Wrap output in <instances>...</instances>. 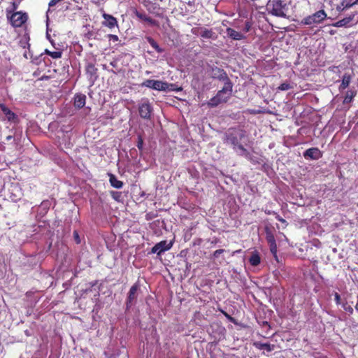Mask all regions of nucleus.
<instances>
[{
  "mask_svg": "<svg viewBox=\"0 0 358 358\" xmlns=\"http://www.w3.org/2000/svg\"><path fill=\"white\" fill-rule=\"evenodd\" d=\"M232 91L233 83L231 81L224 83L222 90H219L215 96L207 103L208 106L215 108L221 103H227L231 96Z\"/></svg>",
  "mask_w": 358,
  "mask_h": 358,
  "instance_id": "f257e3e1",
  "label": "nucleus"
},
{
  "mask_svg": "<svg viewBox=\"0 0 358 358\" xmlns=\"http://www.w3.org/2000/svg\"><path fill=\"white\" fill-rule=\"evenodd\" d=\"M245 137V131L240 128H229L224 134L223 142L224 143L231 144L234 150L239 148L241 141Z\"/></svg>",
  "mask_w": 358,
  "mask_h": 358,
  "instance_id": "f03ea898",
  "label": "nucleus"
},
{
  "mask_svg": "<svg viewBox=\"0 0 358 358\" xmlns=\"http://www.w3.org/2000/svg\"><path fill=\"white\" fill-rule=\"evenodd\" d=\"M7 17L13 27H21L28 20V15L22 11L13 12L9 15L10 11H7Z\"/></svg>",
  "mask_w": 358,
  "mask_h": 358,
  "instance_id": "7ed1b4c3",
  "label": "nucleus"
},
{
  "mask_svg": "<svg viewBox=\"0 0 358 358\" xmlns=\"http://www.w3.org/2000/svg\"><path fill=\"white\" fill-rule=\"evenodd\" d=\"M327 17L324 10H320L315 13L304 17L301 23L305 25H312L314 24H320Z\"/></svg>",
  "mask_w": 358,
  "mask_h": 358,
  "instance_id": "20e7f679",
  "label": "nucleus"
},
{
  "mask_svg": "<svg viewBox=\"0 0 358 358\" xmlns=\"http://www.w3.org/2000/svg\"><path fill=\"white\" fill-rule=\"evenodd\" d=\"M138 113L141 118L144 120H150L153 111L152 106L148 99H142L138 104Z\"/></svg>",
  "mask_w": 358,
  "mask_h": 358,
  "instance_id": "39448f33",
  "label": "nucleus"
},
{
  "mask_svg": "<svg viewBox=\"0 0 358 358\" xmlns=\"http://www.w3.org/2000/svg\"><path fill=\"white\" fill-rule=\"evenodd\" d=\"M141 85L158 91H166L169 87L166 82L150 79L145 80Z\"/></svg>",
  "mask_w": 358,
  "mask_h": 358,
  "instance_id": "423d86ee",
  "label": "nucleus"
},
{
  "mask_svg": "<svg viewBox=\"0 0 358 358\" xmlns=\"http://www.w3.org/2000/svg\"><path fill=\"white\" fill-rule=\"evenodd\" d=\"M140 289L138 282L134 283L130 288L126 300V308L129 310L137 299V292Z\"/></svg>",
  "mask_w": 358,
  "mask_h": 358,
  "instance_id": "0eeeda50",
  "label": "nucleus"
},
{
  "mask_svg": "<svg viewBox=\"0 0 358 358\" xmlns=\"http://www.w3.org/2000/svg\"><path fill=\"white\" fill-rule=\"evenodd\" d=\"M210 77L213 79H217L219 80L223 81L224 83L231 81L227 76L226 71L223 69L219 68L217 66H213L211 68Z\"/></svg>",
  "mask_w": 358,
  "mask_h": 358,
  "instance_id": "6e6552de",
  "label": "nucleus"
},
{
  "mask_svg": "<svg viewBox=\"0 0 358 358\" xmlns=\"http://www.w3.org/2000/svg\"><path fill=\"white\" fill-rule=\"evenodd\" d=\"M271 4V13L273 15L282 17H285L286 16V14L284 11L286 4L283 3L282 0H273Z\"/></svg>",
  "mask_w": 358,
  "mask_h": 358,
  "instance_id": "1a4fd4ad",
  "label": "nucleus"
},
{
  "mask_svg": "<svg viewBox=\"0 0 358 358\" xmlns=\"http://www.w3.org/2000/svg\"><path fill=\"white\" fill-rule=\"evenodd\" d=\"M192 33L194 35H200L202 38L206 39H215L217 36L211 29L206 28H193Z\"/></svg>",
  "mask_w": 358,
  "mask_h": 358,
  "instance_id": "9d476101",
  "label": "nucleus"
},
{
  "mask_svg": "<svg viewBox=\"0 0 358 358\" xmlns=\"http://www.w3.org/2000/svg\"><path fill=\"white\" fill-rule=\"evenodd\" d=\"M172 243H168L166 241H162L155 244L151 249V253L161 255L162 252L169 250L172 247Z\"/></svg>",
  "mask_w": 358,
  "mask_h": 358,
  "instance_id": "9b49d317",
  "label": "nucleus"
},
{
  "mask_svg": "<svg viewBox=\"0 0 358 358\" xmlns=\"http://www.w3.org/2000/svg\"><path fill=\"white\" fill-rule=\"evenodd\" d=\"M338 2L335 3L336 9L338 12H342L348 9L353 5L358 3V0H336Z\"/></svg>",
  "mask_w": 358,
  "mask_h": 358,
  "instance_id": "f8f14e48",
  "label": "nucleus"
},
{
  "mask_svg": "<svg viewBox=\"0 0 358 358\" xmlns=\"http://www.w3.org/2000/svg\"><path fill=\"white\" fill-rule=\"evenodd\" d=\"M303 157L306 159L317 160L322 157V153L317 148H310L303 152Z\"/></svg>",
  "mask_w": 358,
  "mask_h": 358,
  "instance_id": "ddd939ff",
  "label": "nucleus"
},
{
  "mask_svg": "<svg viewBox=\"0 0 358 358\" xmlns=\"http://www.w3.org/2000/svg\"><path fill=\"white\" fill-rule=\"evenodd\" d=\"M102 17L104 19V21L102 22L104 27H108L109 29L118 27L117 19L113 15L103 13Z\"/></svg>",
  "mask_w": 358,
  "mask_h": 358,
  "instance_id": "4468645a",
  "label": "nucleus"
},
{
  "mask_svg": "<svg viewBox=\"0 0 358 358\" xmlns=\"http://www.w3.org/2000/svg\"><path fill=\"white\" fill-rule=\"evenodd\" d=\"M0 108L8 121L13 122L17 121V115L10 110L4 103L0 104Z\"/></svg>",
  "mask_w": 358,
  "mask_h": 358,
  "instance_id": "2eb2a0df",
  "label": "nucleus"
},
{
  "mask_svg": "<svg viewBox=\"0 0 358 358\" xmlns=\"http://www.w3.org/2000/svg\"><path fill=\"white\" fill-rule=\"evenodd\" d=\"M85 71L90 79L94 82L97 78V68L94 64L88 63L86 66Z\"/></svg>",
  "mask_w": 358,
  "mask_h": 358,
  "instance_id": "dca6fc26",
  "label": "nucleus"
},
{
  "mask_svg": "<svg viewBox=\"0 0 358 358\" xmlns=\"http://www.w3.org/2000/svg\"><path fill=\"white\" fill-rule=\"evenodd\" d=\"M226 32L228 36L232 38L233 40L240 41L245 38L243 34L238 31H236V30L230 27L226 29Z\"/></svg>",
  "mask_w": 358,
  "mask_h": 358,
  "instance_id": "f3484780",
  "label": "nucleus"
},
{
  "mask_svg": "<svg viewBox=\"0 0 358 358\" xmlns=\"http://www.w3.org/2000/svg\"><path fill=\"white\" fill-rule=\"evenodd\" d=\"M86 101V96L83 94H77L74 96V106L77 108H82Z\"/></svg>",
  "mask_w": 358,
  "mask_h": 358,
  "instance_id": "a211bd4d",
  "label": "nucleus"
},
{
  "mask_svg": "<svg viewBox=\"0 0 358 358\" xmlns=\"http://www.w3.org/2000/svg\"><path fill=\"white\" fill-rule=\"evenodd\" d=\"M253 345L259 350L264 349L268 352L274 350V349L275 348V345H273V344H270V343H262L259 341L254 342Z\"/></svg>",
  "mask_w": 358,
  "mask_h": 358,
  "instance_id": "6ab92c4d",
  "label": "nucleus"
},
{
  "mask_svg": "<svg viewBox=\"0 0 358 358\" xmlns=\"http://www.w3.org/2000/svg\"><path fill=\"white\" fill-rule=\"evenodd\" d=\"M135 14H136V16L138 18H139L140 20L147 22L151 25H154V26L157 25V22L155 20L152 19V17L148 16L145 13H141V12L136 10Z\"/></svg>",
  "mask_w": 358,
  "mask_h": 358,
  "instance_id": "aec40b11",
  "label": "nucleus"
},
{
  "mask_svg": "<svg viewBox=\"0 0 358 358\" xmlns=\"http://www.w3.org/2000/svg\"><path fill=\"white\" fill-rule=\"evenodd\" d=\"M109 182L110 185L116 189H121L124 185L123 182L119 180L117 177L112 173L109 174Z\"/></svg>",
  "mask_w": 358,
  "mask_h": 358,
  "instance_id": "412c9836",
  "label": "nucleus"
},
{
  "mask_svg": "<svg viewBox=\"0 0 358 358\" xmlns=\"http://www.w3.org/2000/svg\"><path fill=\"white\" fill-rule=\"evenodd\" d=\"M350 80H351V76L350 74L345 73L343 76L342 83L339 87V90H343L345 88H347L350 85Z\"/></svg>",
  "mask_w": 358,
  "mask_h": 358,
  "instance_id": "4be33fe9",
  "label": "nucleus"
},
{
  "mask_svg": "<svg viewBox=\"0 0 358 358\" xmlns=\"http://www.w3.org/2000/svg\"><path fill=\"white\" fill-rule=\"evenodd\" d=\"M356 96V92L353 90L347 91L343 100V104L350 103L352 101L354 97Z\"/></svg>",
  "mask_w": 358,
  "mask_h": 358,
  "instance_id": "5701e85b",
  "label": "nucleus"
},
{
  "mask_svg": "<svg viewBox=\"0 0 358 358\" xmlns=\"http://www.w3.org/2000/svg\"><path fill=\"white\" fill-rule=\"evenodd\" d=\"M261 259L258 253H252L249 259L250 264L253 266H257L260 264Z\"/></svg>",
  "mask_w": 358,
  "mask_h": 358,
  "instance_id": "b1692460",
  "label": "nucleus"
},
{
  "mask_svg": "<svg viewBox=\"0 0 358 358\" xmlns=\"http://www.w3.org/2000/svg\"><path fill=\"white\" fill-rule=\"evenodd\" d=\"M266 239L267 241L268 244H272L273 243H275V238L273 234V232L268 228L266 227Z\"/></svg>",
  "mask_w": 358,
  "mask_h": 358,
  "instance_id": "393cba45",
  "label": "nucleus"
},
{
  "mask_svg": "<svg viewBox=\"0 0 358 358\" xmlns=\"http://www.w3.org/2000/svg\"><path fill=\"white\" fill-rule=\"evenodd\" d=\"M150 45L159 53H162L164 52V50L159 47L157 43L152 38H148V39Z\"/></svg>",
  "mask_w": 358,
  "mask_h": 358,
  "instance_id": "a878e982",
  "label": "nucleus"
},
{
  "mask_svg": "<svg viewBox=\"0 0 358 358\" xmlns=\"http://www.w3.org/2000/svg\"><path fill=\"white\" fill-rule=\"evenodd\" d=\"M45 53L53 59L61 58L62 55V51H50L47 49L45 50Z\"/></svg>",
  "mask_w": 358,
  "mask_h": 358,
  "instance_id": "bb28decb",
  "label": "nucleus"
},
{
  "mask_svg": "<svg viewBox=\"0 0 358 358\" xmlns=\"http://www.w3.org/2000/svg\"><path fill=\"white\" fill-rule=\"evenodd\" d=\"M352 20V17H345L341 20H338L336 24V27H345L347 26Z\"/></svg>",
  "mask_w": 358,
  "mask_h": 358,
  "instance_id": "cd10ccee",
  "label": "nucleus"
},
{
  "mask_svg": "<svg viewBox=\"0 0 358 358\" xmlns=\"http://www.w3.org/2000/svg\"><path fill=\"white\" fill-rule=\"evenodd\" d=\"M292 88V86L291 85L289 84V83H282L278 87V90H280V91H286V90H289Z\"/></svg>",
  "mask_w": 358,
  "mask_h": 358,
  "instance_id": "c85d7f7f",
  "label": "nucleus"
},
{
  "mask_svg": "<svg viewBox=\"0 0 358 358\" xmlns=\"http://www.w3.org/2000/svg\"><path fill=\"white\" fill-rule=\"evenodd\" d=\"M238 149H239L242 152L241 155L244 156L246 158L250 157V152L247 149H245L243 145H240Z\"/></svg>",
  "mask_w": 358,
  "mask_h": 358,
  "instance_id": "c756f323",
  "label": "nucleus"
},
{
  "mask_svg": "<svg viewBox=\"0 0 358 358\" xmlns=\"http://www.w3.org/2000/svg\"><path fill=\"white\" fill-rule=\"evenodd\" d=\"M121 194H122L120 192H115V191L110 192V195H111L112 198L117 201H120Z\"/></svg>",
  "mask_w": 358,
  "mask_h": 358,
  "instance_id": "7c9ffc66",
  "label": "nucleus"
},
{
  "mask_svg": "<svg viewBox=\"0 0 358 358\" xmlns=\"http://www.w3.org/2000/svg\"><path fill=\"white\" fill-rule=\"evenodd\" d=\"M270 251L273 255L274 257H277V244L275 243H273L272 244H269Z\"/></svg>",
  "mask_w": 358,
  "mask_h": 358,
  "instance_id": "2f4dec72",
  "label": "nucleus"
},
{
  "mask_svg": "<svg viewBox=\"0 0 358 358\" xmlns=\"http://www.w3.org/2000/svg\"><path fill=\"white\" fill-rule=\"evenodd\" d=\"M343 307L344 308V310L347 312H348L350 314H352L353 313V308L351 306L348 305L347 303H344L343 305Z\"/></svg>",
  "mask_w": 358,
  "mask_h": 358,
  "instance_id": "473e14b6",
  "label": "nucleus"
},
{
  "mask_svg": "<svg viewBox=\"0 0 358 358\" xmlns=\"http://www.w3.org/2000/svg\"><path fill=\"white\" fill-rule=\"evenodd\" d=\"M143 138L141 137V136H138V142H137V148L139 150H142L143 149Z\"/></svg>",
  "mask_w": 358,
  "mask_h": 358,
  "instance_id": "72a5a7b5",
  "label": "nucleus"
},
{
  "mask_svg": "<svg viewBox=\"0 0 358 358\" xmlns=\"http://www.w3.org/2000/svg\"><path fill=\"white\" fill-rule=\"evenodd\" d=\"M73 238L77 244L80 243V238L77 231H74L73 233Z\"/></svg>",
  "mask_w": 358,
  "mask_h": 358,
  "instance_id": "f704fd0d",
  "label": "nucleus"
},
{
  "mask_svg": "<svg viewBox=\"0 0 358 358\" xmlns=\"http://www.w3.org/2000/svg\"><path fill=\"white\" fill-rule=\"evenodd\" d=\"M224 252V250H223V249L217 250L213 252V256L214 258H217Z\"/></svg>",
  "mask_w": 358,
  "mask_h": 358,
  "instance_id": "c9c22d12",
  "label": "nucleus"
},
{
  "mask_svg": "<svg viewBox=\"0 0 358 358\" xmlns=\"http://www.w3.org/2000/svg\"><path fill=\"white\" fill-rule=\"evenodd\" d=\"M252 27V23L250 21H246L245 23L244 31L248 32Z\"/></svg>",
  "mask_w": 358,
  "mask_h": 358,
  "instance_id": "e433bc0d",
  "label": "nucleus"
},
{
  "mask_svg": "<svg viewBox=\"0 0 358 358\" xmlns=\"http://www.w3.org/2000/svg\"><path fill=\"white\" fill-rule=\"evenodd\" d=\"M108 38L110 41H112L113 42H116L119 41V38L117 35L115 34H108Z\"/></svg>",
  "mask_w": 358,
  "mask_h": 358,
  "instance_id": "4c0bfd02",
  "label": "nucleus"
},
{
  "mask_svg": "<svg viewBox=\"0 0 358 358\" xmlns=\"http://www.w3.org/2000/svg\"><path fill=\"white\" fill-rule=\"evenodd\" d=\"M334 299H335L336 303L337 305H339L341 303V296L338 292H335Z\"/></svg>",
  "mask_w": 358,
  "mask_h": 358,
  "instance_id": "58836bf2",
  "label": "nucleus"
},
{
  "mask_svg": "<svg viewBox=\"0 0 358 358\" xmlns=\"http://www.w3.org/2000/svg\"><path fill=\"white\" fill-rule=\"evenodd\" d=\"M62 1V0H50L48 3V6H49V7H52V6H55L57 3H59Z\"/></svg>",
  "mask_w": 358,
  "mask_h": 358,
  "instance_id": "ea45409f",
  "label": "nucleus"
},
{
  "mask_svg": "<svg viewBox=\"0 0 358 358\" xmlns=\"http://www.w3.org/2000/svg\"><path fill=\"white\" fill-rule=\"evenodd\" d=\"M10 198L11 199V200L13 201L16 202V201H19L20 199V195L13 194V195H11L10 196Z\"/></svg>",
  "mask_w": 358,
  "mask_h": 358,
  "instance_id": "a19ab883",
  "label": "nucleus"
},
{
  "mask_svg": "<svg viewBox=\"0 0 358 358\" xmlns=\"http://www.w3.org/2000/svg\"><path fill=\"white\" fill-rule=\"evenodd\" d=\"M275 218L282 224L287 223V221L284 218L280 217L278 214L276 215Z\"/></svg>",
  "mask_w": 358,
  "mask_h": 358,
  "instance_id": "79ce46f5",
  "label": "nucleus"
},
{
  "mask_svg": "<svg viewBox=\"0 0 358 358\" xmlns=\"http://www.w3.org/2000/svg\"><path fill=\"white\" fill-rule=\"evenodd\" d=\"M18 8V3H16V2H13L12 3V9L13 11L16 10Z\"/></svg>",
  "mask_w": 358,
  "mask_h": 358,
  "instance_id": "37998d69",
  "label": "nucleus"
},
{
  "mask_svg": "<svg viewBox=\"0 0 358 358\" xmlns=\"http://www.w3.org/2000/svg\"><path fill=\"white\" fill-rule=\"evenodd\" d=\"M265 213L267 214V215H275V217L276 216V215L278 214L275 211H272V210H265Z\"/></svg>",
  "mask_w": 358,
  "mask_h": 358,
  "instance_id": "c03bdc74",
  "label": "nucleus"
},
{
  "mask_svg": "<svg viewBox=\"0 0 358 358\" xmlns=\"http://www.w3.org/2000/svg\"><path fill=\"white\" fill-rule=\"evenodd\" d=\"M110 64L114 67V68H117V61H112L110 62Z\"/></svg>",
  "mask_w": 358,
  "mask_h": 358,
  "instance_id": "a18cd8bd",
  "label": "nucleus"
},
{
  "mask_svg": "<svg viewBox=\"0 0 358 358\" xmlns=\"http://www.w3.org/2000/svg\"><path fill=\"white\" fill-rule=\"evenodd\" d=\"M219 241H220L219 238H215L211 241V243H212V244H217Z\"/></svg>",
  "mask_w": 358,
  "mask_h": 358,
  "instance_id": "49530a36",
  "label": "nucleus"
},
{
  "mask_svg": "<svg viewBox=\"0 0 358 358\" xmlns=\"http://www.w3.org/2000/svg\"><path fill=\"white\" fill-rule=\"evenodd\" d=\"M50 78V76H41V78H40L41 80H48Z\"/></svg>",
  "mask_w": 358,
  "mask_h": 358,
  "instance_id": "de8ad7c7",
  "label": "nucleus"
},
{
  "mask_svg": "<svg viewBox=\"0 0 358 358\" xmlns=\"http://www.w3.org/2000/svg\"><path fill=\"white\" fill-rule=\"evenodd\" d=\"M224 315H225V316H226L229 320H230L231 321H234V318H233L231 316H230L229 315H228V314H227V313H224Z\"/></svg>",
  "mask_w": 358,
  "mask_h": 358,
  "instance_id": "09e8293b",
  "label": "nucleus"
},
{
  "mask_svg": "<svg viewBox=\"0 0 358 358\" xmlns=\"http://www.w3.org/2000/svg\"><path fill=\"white\" fill-rule=\"evenodd\" d=\"M355 309L358 312V302L357 303V304L355 306Z\"/></svg>",
  "mask_w": 358,
  "mask_h": 358,
  "instance_id": "8fccbe9b",
  "label": "nucleus"
},
{
  "mask_svg": "<svg viewBox=\"0 0 358 358\" xmlns=\"http://www.w3.org/2000/svg\"><path fill=\"white\" fill-rule=\"evenodd\" d=\"M10 138H11V136H8L7 137V139H8V140L10 139Z\"/></svg>",
  "mask_w": 358,
  "mask_h": 358,
  "instance_id": "3c124183",
  "label": "nucleus"
}]
</instances>
